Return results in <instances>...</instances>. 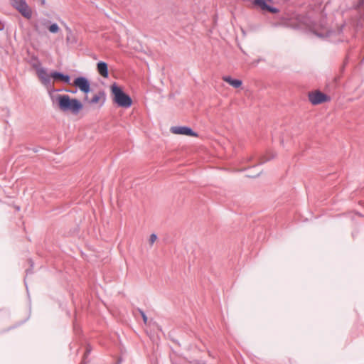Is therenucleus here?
Instances as JSON below:
<instances>
[{"label": "nucleus", "mask_w": 364, "mask_h": 364, "mask_svg": "<svg viewBox=\"0 0 364 364\" xmlns=\"http://www.w3.org/2000/svg\"><path fill=\"white\" fill-rule=\"evenodd\" d=\"M140 314H141V315L142 316V318H143V321H144V323H147V320H148L147 316H146L144 312L142 311H140Z\"/></svg>", "instance_id": "dca6fc26"}, {"label": "nucleus", "mask_w": 364, "mask_h": 364, "mask_svg": "<svg viewBox=\"0 0 364 364\" xmlns=\"http://www.w3.org/2000/svg\"><path fill=\"white\" fill-rule=\"evenodd\" d=\"M111 92L113 95V101L122 107H129L132 104L131 97L125 94L122 88L116 83L110 87Z\"/></svg>", "instance_id": "f03ea898"}, {"label": "nucleus", "mask_w": 364, "mask_h": 364, "mask_svg": "<svg viewBox=\"0 0 364 364\" xmlns=\"http://www.w3.org/2000/svg\"><path fill=\"white\" fill-rule=\"evenodd\" d=\"M38 75L43 83L48 84L50 82V78L51 77L47 72L44 69H40L38 70Z\"/></svg>", "instance_id": "f8f14e48"}, {"label": "nucleus", "mask_w": 364, "mask_h": 364, "mask_svg": "<svg viewBox=\"0 0 364 364\" xmlns=\"http://www.w3.org/2000/svg\"><path fill=\"white\" fill-rule=\"evenodd\" d=\"M48 30L50 32L55 33L60 31V28L56 23H53L49 26Z\"/></svg>", "instance_id": "4468645a"}, {"label": "nucleus", "mask_w": 364, "mask_h": 364, "mask_svg": "<svg viewBox=\"0 0 364 364\" xmlns=\"http://www.w3.org/2000/svg\"><path fill=\"white\" fill-rule=\"evenodd\" d=\"M311 30L319 36H325L328 33V31L326 29V26L323 23L314 24Z\"/></svg>", "instance_id": "6e6552de"}, {"label": "nucleus", "mask_w": 364, "mask_h": 364, "mask_svg": "<svg viewBox=\"0 0 364 364\" xmlns=\"http://www.w3.org/2000/svg\"><path fill=\"white\" fill-rule=\"evenodd\" d=\"M58 108L63 112L78 114L83 108L82 102L76 98H71L68 95H58L55 97Z\"/></svg>", "instance_id": "f257e3e1"}, {"label": "nucleus", "mask_w": 364, "mask_h": 364, "mask_svg": "<svg viewBox=\"0 0 364 364\" xmlns=\"http://www.w3.org/2000/svg\"><path fill=\"white\" fill-rule=\"evenodd\" d=\"M253 5L259 7L261 10L268 11L272 14H277L279 10L272 6V0H252Z\"/></svg>", "instance_id": "39448f33"}, {"label": "nucleus", "mask_w": 364, "mask_h": 364, "mask_svg": "<svg viewBox=\"0 0 364 364\" xmlns=\"http://www.w3.org/2000/svg\"><path fill=\"white\" fill-rule=\"evenodd\" d=\"M308 97L309 101L314 105L330 101V97L319 90L310 92Z\"/></svg>", "instance_id": "7ed1b4c3"}, {"label": "nucleus", "mask_w": 364, "mask_h": 364, "mask_svg": "<svg viewBox=\"0 0 364 364\" xmlns=\"http://www.w3.org/2000/svg\"><path fill=\"white\" fill-rule=\"evenodd\" d=\"M14 7L17 9L23 17L28 19L31 18V9L24 0H14Z\"/></svg>", "instance_id": "20e7f679"}, {"label": "nucleus", "mask_w": 364, "mask_h": 364, "mask_svg": "<svg viewBox=\"0 0 364 364\" xmlns=\"http://www.w3.org/2000/svg\"><path fill=\"white\" fill-rule=\"evenodd\" d=\"M171 133L174 134L186 135L189 136L197 137V133L194 132L191 128L188 127H172L171 128Z\"/></svg>", "instance_id": "423d86ee"}, {"label": "nucleus", "mask_w": 364, "mask_h": 364, "mask_svg": "<svg viewBox=\"0 0 364 364\" xmlns=\"http://www.w3.org/2000/svg\"><path fill=\"white\" fill-rule=\"evenodd\" d=\"M50 76L55 80L63 81L68 84L70 83V78L68 75H65L58 72H53L50 74Z\"/></svg>", "instance_id": "9d476101"}, {"label": "nucleus", "mask_w": 364, "mask_h": 364, "mask_svg": "<svg viewBox=\"0 0 364 364\" xmlns=\"http://www.w3.org/2000/svg\"><path fill=\"white\" fill-rule=\"evenodd\" d=\"M223 80L228 83L230 85L235 88H239L242 85V82L240 80L232 79L230 76H223Z\"/></svg>", "instance_id": "1a4fd4ad"}, {"label": "nucleus", "mask_w": 364, "mask_h": 364, "mask_svg": "<svg viewBox=\"0 0 364 364\" xmlns=\"http://www.w3.org/2000/svg\"><path fill=\"white\" fill-rule=\"evenodd\" d=\"M104 102H105L104 93L99 92L98 94H96L93 96V97L89 101V103L97 104V103L100 102L102 105H103Z\"/></svg>", "instance_id": "ddd939ff"}, {"label": "nucleus", "mask_w": 364, "mask_h": 364, "mask_svg": "<svg viewBox=\"0 0 364 364\" xmlns=\"http://www.w3.org/2000/svg\"><path fill=\"white\" fill-rule=\"evenodd\" d=\"M73 85L78 87L84 93L87 94L90 91V85L89 81L85 77H77L74 80Z\"/></svg>", "instance_id": "0eeeda50"}, {"label": "nucleus", "mask_w": 364, "mask_h": 364, "mask_svg": "<svg viewBox=\"0 0 364 364\" xmlns=\"http://www.w3.org/2000/svg\"><path fill=\"white\" fill-rule=\"evenodd\" d=\"M41 3H42V4H44L46 3V1L45 0H41Z\"/></svg>", "instance_id": "f3484780"}, {"label": "nucleus", "mask_w": 364, "mask_h": 364, "mask_svg": "<svg viewBox=\"0 0 364 364\" xmlns=\"http://www.w3.org/2000/svg\"><path fill=\"white\" fill-rule=\"evenodd\" d=\"M98 73L104 77H108L107 64L105 62H99L97 65Z\"/></svg>", "instance_id": "9b49d317"}, {"label": "nucleus", "mask_w": 364, "mask_h": 364, "mask_svg": "<svg viewBox=\"0 0 364 364\" xmlns=\"http://www.w3.org/2000/svg\"><path fill=\"white\" fill-rule=\"evenodd\" d=\"M157 240V236L155 234H151L150 235V237H149V245L151 246L154 245V243Z\"/></svg>", "instance_id": "2eb2a0df"}]
</instances>
